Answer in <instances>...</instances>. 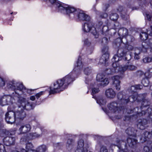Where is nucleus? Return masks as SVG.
Returning a JSON list of instances; mask_svg holds the SVG:
<instances>
[{
  "instance_id": "a18cd8bd",
  "label": "nucleus",
  "mask_w": 152,
  "mask_h": 152,
  "mask_svg": "<svg viewBox=\"0 0 152 152\" xmlns=\"http://www.w3.org/2000/svg\"><path fill=\"white\" fill-rule=\"evenodd\" d=\"M143 134L145 137L150 138L152 137L151 132L146 131L144 132Z\"/></svg>"
},
{
  "instance_id": "0e129e2a",
  "label": "nucleus",
  "mask_w": 152,
  "mask_h": 152,
  "mask_svg": "<svg viewBox=\"0 0 152 152\" xmlns=\"http://www.w3.org/2000/svg\"><path fill=\"white\" fill-rule=\"evenodd\" d=\"M143 150L145 152H148L149 151V148L147 146H145L143 148Z\"/></svg>"
},
{
  "instance_id": "bb28decb",
  "label": "nucleus",
  "mask_w": 152,
  "mask_h": 152,
  "mask_svg": "<svg viewBox=\"0 0 152 152\" xmlns=\"http://www.w3.org/2000/svg\"><path fill=\"white\" fill-rule=\"evenodd\" d=\"M119 15L116 13H111L110 15V18L113 21H116L118 18Z\"/></svg>"
},
{
  "instance_id": "20e7f679",
  "label": "nucleus",
  "mask_w": 152,
  "mask_h": 152,
  "mask_svg": "<svg viewBox=\"0 0 152 152\" xmlns=\"http://www.w3.org/2000/svg\"><path fill=\"white\" fill-rule=\"evenodd\" d=\"M7 87L9 89H11L13 90L16 95L19 97L20 95L22 94V90L24 88L23 85L21 83H17L15 84L13 83L7 84Z\"/></svg>"
},
{
  "instance_id": "3c124183",
  "label": "nucleus",
  "mask_w": 152,
  "mask_h": 152,
  "mask_svg": "<svg viewBox=\"0 0 152 152\" xmlns=\"http://www.w3.org/2000/svg\"><path fill=\"white\" fill-rule=\"evenodd\" d=\"M144 72L141 71H138L137 72V76L140 77L144 75Z\"/></svg>"
},
{
  "instance_id": "f704fd0d",
  "label": "nucleus",
  "mask_w": 152,
  "mask_h": 152,
  "mask_svg": "<svg viewBox=\"0 0 152 152\" xmlns=\"http://www.w3.org/2000/svg\"><path fill=\"white\" fill-rule=\"evenodd\" d=\"M33 146L32 144L30 142H28L26 144V148L28 150V151H26L27 152H29V151H33L32 150L31 148H33Z\"/></svg>"
},
{
  "instance_id": "412c9836",
  "label": "nucleus",
  "mask_w": 152,
  "mask_h": 152,
  "mask_svg": "<svg viewBox=\"0 0 152 152\" xmlns=\"http://www.w3.org/2000/svg\"><path fill=\"white\" fill-rule=\"evenodd\" d=\"M118 33L120 36H121L123 37L127 36L128 34V30L125 28H120L118 31Z\"/></svg>"
},
{
  "instance_id": "5fc2aeb1",
  "label": "nucleus",
  "mask_w": 152,
  "mask_h": 152,
  "mask_svg": "<svg viewBox=\"0 0 152 152\" xmlns=\"http://www.w3.org/2000/svg\"><path fill=\"white\" fill-rule=\"evenodd\" d=\"M5 84V82L4 80L0 77V87H3Z\"/></svg>"
},
{
  "instance_id": "b1692460",
  "label": "nucleus",
  "mask_w": 152,
  "mask_h": 152,
  "mask_svg": "<svg viewBox=\"0 0 152 152\" xmlns=\"http://www.w3.org/2000/svg\"><path fill=\"white\" fill-rule=\"evenodd\" d=\"M10 98L7 96H3L0 99V103L4 105L7 104V102L10 101Z\"/></svg>"
},
{
  "instance_id": "2eb2a0df",
  "label": "nucleus",
  "mask_w": 152,
  "mask_h": 152,
  "mask_svg": "<svg viewBox=\"0 0 152 152\" xmlns=\"http://www.w3.org/2000/svg\"><path fill=\"white\" fill-rule=\"evenodd\" d=\"M31 128V126L29 124L21 125L19 129L20 134H24L29 132Z\"/></svg>"
},
{
  "instance_id": "052dcab7",
  "label": "nucleus",
  "mask_w": 152,
  "mask_h": 152,
  "mask_svg": "<svg viewBox=\"0 0 152 152\" xmlns=\"http://www.w3.org/2000/svg\"><path fill=\"white\" fill-rule=\"evenodd\" d=\"M140 48L142 51L143 52H145L146 51V48L143 44L142 45V47Z\"/></svg>"
},
{
  "instance_id": "1a4fd4ad",
  "label": "nucleus",
  "mask_w": 152,
  "mask_h": 152,
  "mask_svg": "<svg viewBox=\"0 0 152 152\" xmlns=\"http://www.w3.org/2000/svg\"><path fill=\"white\" fill-rule=\"evenodd\" d=\"M5 116V120L7 123L12 124L15 122L16 118L14 112L13 111H9L6 113Z\"/></svg>"
},
{
  "instance_id": "a211bd4d",
  "label": "nucleus",
  "mask_w": 152,
  "mask_h": 152,
  "mask_svg": "<svg viewBox=\"0 0 152 152\" xmlns=\"http://www.w3.org/2000/svg\"><path fill=\"white\" fill-rule=\"evenodd\" d=\"M93 26L92 23L88 21V23H85L83 26V30L84 32H89Z\"/></svg>"
},
{
  "instance_id": "79ce46f5",
  "label": "nucleus",
  "mask_w": 152,
  "mask_h": 152,
  "mask_svg": "<svg viewBox=\"0 0 152 152\" xmlns=\"http://www.w3.org/2000/svg\"><path fill=\"white\" fill-rule=\"evenodd\" d=\"M147 111L150 120L152 121V108H148L147 109Z\"/></svg>"
},
{
  "instance_id": "0eeeda50",
  "label": "nucleus",
  "mask_w": 152,
  "mask_h": 152,
  "mask_svg": "<svg viewBox=\"0 0 152 152\" xmlns=\"http://www.w3.org/2000/svg\"><path fill=\"white\" fill-rule=\"evenodd\" d=\"M145 19L149 21H152L151 24L150 26L151 31H148L147 33L146 32H142L140 34L141 39L143 40H146L148 37V34L150 36H152V15L151 14H146Z\"/></svg>"
},
{
  "instance_id": "cd10ccee",
  "label": "nucleus",
  "mask_w": 152,
  "mask_h": 152,
  "mask_svg": "<svg viewBox=\"0 0 152 152\" xmlns=\"http://www.w3.org/2000/svg\"><path fill=\"white\" fill-rule=\"evenodd\" d=\"M122 59L125 61H129L130 60L131 58V55L129 52L127 53L126 52L125 54L122 57Z\"/></svg>"
},
{
  "instance_id": "ea45409f",
  "label": "nucleus",
  "mask_w": 152,
  "mask_h": 152,
  "mask_svg": "<svg viewBox=\"0 0 152 152\" xmlns=\"http://www.w3.org/2000/svg\"><path fill=\"white\" fill-rule=\"evenodd\" d=\"M101 85L104 86H107L109 83V81L107 78H104L103 80L101 82Z\"/></svg>"
},
{
  "instance_id": "de8ad7c7",
  "label": "nucleus",
  "mask_w": 152,
  "mask_h": 152,
  "mask_svg": "<svg viewBox=\"0 0 152 152\" xmlns=\"http://www.w3.org/2000/svg\"><path fill=\"white\" fill-rule=\"evenodd\" d=\"M101 42L102 44H106L107 43L108 39L106 37H104L102 39Z\"/></svg>"
},
{
  "instance_id": "c756f323",
  "label": "nucleus",
  "mask_w": 152,
  "mask_h": 152,
  "mask_svg": "<svg viewBox=\"0 0 152 152\" xmlns=\"http://www.w3.org/2000/svg\"><path fill=\"white\" fill-rule=\"evenodd\" d=\"M117 54L113 56V61L114 62H117L122 59V57L123 56H120L118 53V51H117Z\"/></svg>"
},
{
  "instance_id": "774afa93",
  "label": "nucleus",
  "mask_w": 152,
  "mask_h": 152,
  "mask_svg": "<svg viewBox=\"0 0 152 152\" xmlns=\"http://www.w3.org/2000/svg\"><path fill=\"white\" fill-rule=\"evenodd\" d=\"M35 99V97L34 96H31L30 97V99L32 101H34Z\"/></svg>"
},
{
  "instance_id": "7c9ffc66",
  "label": "nucleus",
  "mask_w": 152,
  "mask_h": 152,
  "mask_svg": "<svg viewBox=\"0 0 152 152\" xmlns=\"http://www.w3.org/2000/svg\"><path fill=\"white\" fill-rule=\"evenodd\" d=\"M92 71L91 67H88L84 68V72L86 75H89L91 73Z\"/></svg>"
},
{
  "instance_id": "13d9d810",
  "label": "nucleus",
  "mask_w": 152,
  "mask_h": 152,
  "mask_svg": "<svg viewBox=\"0 0 152 152\" xmlns=\"http://www.w3.org/2000/svg\"><path fill=\"white\" fill-rule=\"evenodd\" d=\"M44 93V91H41L35 95L36 98L38 99Z\"/></svg>"
},
{
  "instance_id": "72a5a7b5",
  "label": "nucleus",
  "mask_w": 152,
  "mask_h": 152,
  "mask_svg": "<svg viewBox=\"0 0 152 152\" xmlns=\"http://www.w3.org/2000/svg\"><path fill=\"white\" fill-rule=\"evenodd\" d=\"M74 140L71 139H69L67 140L66 146L68 147H72L73 145Z\"/></svg>"
},
{
  "instance_id": "dca6fc26",
  "label": "nucleus",
  "mask_w": 152,
  "mask_h": 152,
  "mask_svg": "<svg viewBox=\"0 0 152 152\" xmlns=\"http://www.w3.org/2000/svg\"><path fill=\"white\" fill-rule=\"evenodd\" d=\"M77 15L78 19L80 21H86L88 22L90 20V16L81 11L79 12Z\"/></svg>"
},
{
  "instance_id": "423d86ee",
  "label": "nucleus",
  "mask_w": 152,
  "mask_h": 152,
  "mask_svg": "<svg viewBox=\"0 0 152 152\" xmlns=\"http://www.w3.org/2000/svg\"><path fill=\"white\" fill-rule=\"evenodd\" d=\"M117 96L118 99L120 100V103L122 105L126 104L129 102H134V99L133 96H124L122 91L118 93Z\"/></svg>"
},
{
  "instance_id": "4d7b16f0",
  "label": "nucleus",
  "mask_w": 152,
  "mask_h": 152,
  "mask_svg": "<svg viewBox=\"0 0 152 152\" xmlns=\"http://www.w3.org/2000/svg\"><path fill=\"white\" fill-rule=\"evenodd\" d=\"M134 86L135 87L136 90L138 89L141 90L143 88L142 86L140 84L136 85H134Z\"/></svg>"
},
{
  "instance_id": "9d476101",
  "label": "nucleus",
  "mask_w": 152,
  "mask_h": 152,
  "mask_svg": "<svg viewBox=\"0 0 152 152\" xmlns=\"http://www.w3.org/2000/svg\"><path fill=\"white\" fill-rule=\"evenodd\" d=\"M16 119L23 120L26 117V114L25 111L22 107L19 108L17 111L14 112Z\"/></svg>"
},
{
  "instance_id": "37998d69",
  "label": "nucleus",
  "mask_w": 152,
  "mask_h": 152,
  "mask_svg": "<svg viewBox=\"0 0 152 152\" xmlns=\"http://www.w3.org/2000/svg\"><path fill=\"white\" fill-rule=\"evenodd\" d=\"M140 52L138 49H136L135 50V52L134 53V58L137 59H139V57L138 55L140 53Z\"/></svg>"
},
{
  "instance_id": "9b49d317",
  "label": "nucleus",
  "mask_w": 152,
  "mask_h": 152,
  "mask_svg": "<svg viewBox=\"0 0 152 152\" xmlns=\"http://www.w3.org/2000/svg\"><path fill=\"white\" fill-rule=\"evenodd\" d=\"M108 107L111 112L115 113L119 110H121V108L120 107V105L116 102H113L108 105Z\"/></svg>"
},
{
  "instance_id": "8fccbe9b",
  "label": "nucleus",
  "mask_w": 152,
  "mask_h": 152,
  "mask_svg": "<svg viewBox=\"0 0 152 152\" xmlns=\"http://www.w3.org/2000/svg\"><path fill=\"white\" fill-rule=\"evenodd\" d=\"M99 91V88H94L92 90V95H93V94L98 93Z\"/></svg>"
},
{
  "instance_id": "473e14b6",
  "label": "nucleus",
  "mask_w": 152,
  "mask_h": 152,
  "mask_svg": "<svg viewBox=\"0 0 152 152\" xmlns=\"http://www.w3.org/2000/svg\"><path fill=\"white\" fill-rule=\"evenodd\" d=\"M142 83L145 87L148 86L149 83V81L147 78L143 79L142 81Z\"/></svg>"
},
{
  "instance_id": "e2e57ef3",
  "label": "nucleus",
  "mask_w": 152,
  "mask_h": 152,
  "mask_svg": "<svg viewBox=\"0 0 152 152\" xmlns=\"http://www.w3.org/2000/svg\"><path fill=\"white\" fill-rule=\"evenodd\" d=\"M26 138L25 137H22L20 139V142L23 143V142H26Z\"/></svg>"
},
{
  "instance_id": "4c0bfd02",
  "label": "nucleus",
  "mask_w": 152,
  "mask_h": 152,
  "mask_svg": "<svg viewBox=\"0 0 152 152\" xmlns=\"http://www.w3.org/2000/svg\"><path fill=\"white\" fill-rule=\"evenodd\" d=\"M115 72L114 69H107L105 71L106 74L109 75H111L113 74Z\"/></svg>"
},
{
  "instance_id": "c85d7f7f",
  "label": "nucleus",
  "mask_w": 152,
  "mask_h": 152,
  "mask_svg": "<svg viewBox=\"0 0 152 152\" xmlns=\"http://www.w3.org/2000/svg\"><path fill=\"white\" fill-rule=\"evenodd\" d=\"M105 78L104 75L102 73H99L97 75L96 79L97 81L101 82L103 80V79Z\"/></svg>"
},
{
  "instance_id": "a19ab883",
  "label": "nucleus",
  "mask_w": 152,
  "mask_h": 152,
  "mask_svg": "<svg viewBox=\"0 0 152 152\" xmlns=\"http://www.w3.org/2000/svg\"><path fill=\"white\" fill-rule=\"evenodd\" d=\"M136 89L134 86H132L129 89V92L132 94H133V95H132L134 96V93H137L136 92Z\"/></svg>"
},
{
  "instance_id": "603ef678",
  "label": "nucleus",
  "mask_w": 152,
  "mask_h": 152,
  "mask_svg": "<svg viewBox=\"0 0 152 152\" xmlns=\"http://www.w3.org/2000/svg\"><path fill=\"white\" fill-rule=\"evenodd\" d=\"M140 112L139 113L138 116H140L145 115L147 113V111H146L144 110H142V111L141 112H140Z\"/></svg>"
},
{
  "instance_id": "6ab92c4d",
  "label": "nucleus",
  "mask_w": 152,
  "mask_h": 152,
  "mask_svg": "<svg viewBox=\"0 0 152 152\" xmlns=\"http://www.w3.org/2000/svg\"><path fill=\"white\" fill-rule=\"evenodd\" d=\"M127 141L129 146L132 148H134L135 147L137 143V140L130 137L127 138Z\"/></svg>"
},
{
  "instance_id": "58836bf2",
  "label": "nucleus",
  "mask_w": 152,
  "mask_h": 152,
  "mask_svg": "<svg viewBox=\"0 0 152 152\" xmlns=\"http://www.w3.org/2000/svg\"><path fill=\"white\" fill-rule=\"evenodd\" d=\"M134 129L133 128H129L126 130V132L128 135L131 136L133 134V131Z\"/></svg>"
},
{
  "instance_id": "f03ea898",
  "label": "nucleus",
  "mask_w": 152,
  "mask_h": 152,
  "mask_svg": "<svg viewBox=\"0 0 152 152\" xmlns=\"http://www.w3.org/2000/svg\"><path fill=\"white\" fill-rule=\"evenodd\" d=\"M50 2L54 5L56 6V7L58 11L64 13L66 12L67 14L75 13L77 12L76 10L74 7L69 6L56 0H49Z\"/></svg>"
},
{
  "instance_id": "7ed1b4c3",
  "label": "nucleus",
  "mask_w": 152,
  "mask_h": 152,
  "mask_svg": "<svg viewBox=\"0 0 152 152\" xmlns=\"http://www.w3.org/2000/svg\"><path fill=\"white\" fill-rule=\"evenodd\" d=\"M116 44L119 46L118 50V53L120 56H123L127 52V50H132L133 49V47L130 45H126L123 43L121 38H117L115 40Z\"/></svg>"
},
{
  "instance_id": "5701e85b",
  "label": "nucleus",
  "mask_w": 152,
  "mask_h": 152,
  "mask_svg": "<svg viewBox=\"0 0 152 152\" xmlns=\"http://www.w3.org/2000/svg\"><path fill=\"white\" fill-rule=\"evenodd\" d=\"M109 55L108 54H103L99 59V62L101 64H104L107 61L109 58Z\"/></svg>"
},
{
  "instance_id": "864d4df0",
  "label": "nucleus",
  "mask_w": 152,
  "mask_h": 152,
  "mask_svg": "<svg viewBox=\"0 0 152 152\" xmlns=\"http://www.w3.org/2000/svg\"><path fill=\"white\" fill-rule=\"evenodd\" d=\"M100 152H108V150L105 146H102L100 149Z\"/></svg>"
},
{
  "instance_id": "ddd939ff",
  "label": "nucleus",
  "mask_w": 152,
  "mask_h": 152,
  "mask_svg": "<svg viewBox=\"0 0 152 152\" xmlns=\"http://www.w3.org/2000/svg\"><path fill=\"white\" fill-rule=\"evenodd\" d=\"M3 142L7 146H9L14 145L15 142V138L12 136H7L3 139Z\"/></svg>"
},
{
  "instance_id": "c03bdc74",
  "label": "nucleus",
  "mask_w": 152,
  "mask_h": 152,
  "mask_svg": "<svg viewBox=\"0 0 152 152\" xmlns=\"http://www.w3.org/2000/svg\"><path fill=\"white\" fill-rule=\"evenodd\" d=\"M137 67L133 65H128V70L130 71L135 70L137 69Z\"/></svg>"
},
{
  "instance_id": "6e6d98bb",
  "label": "nucleus",
  "mask_w": 152,
  "mask_h": 152,
  "mask_svg": "<svg viewBox=\"0 0 152 152\" xmlns=\"http://www.w3.org/2000/svg\"><path fill=\"white\" fill-rule=\"evenodd\" d=\"M96 101L97 103H99L100 105L103 104L105 103L103 99L101 98L99 101L96 99Z\"/></svg>"
},
{
  "instance_id": "c9c22d12",
  "label": "nucleus",
  "mask_w": 152,
  "mask_h": 152,
  "mask_svg": "<svg viewBox=\"0 0 152 152\" xmlns=\"http://www.w3.org/2000/svg\"><path fill=\"white\" fill-rule=\"evenodd\" d=\"M108 50L109 47L107 45L104 46L102 48V52L104 53L103 54H108L109 55Z\"/></svg>"
},
{
  "instance_id": "f3484780",
  "label": "nucleus",
  "mask_w": 152,
  "mask_h": 152,
  "mask_svg": "<svg viewBox=\"0 0 152 152\" xmlns=\"http://www.w3.org/2000/svg\"><path fill=\"white\" fill-rule=\"evenodd\" d=\"M106 96L110 99L114 98L116 96V93L114 90L112 88L107 89L105 92Z\"/></svg>"
},
{
  "instance_id": "4be33fe9",
  "label": "nucleus",
  "mask_w": 152,
  "mask_h": 152,
  "mask_svg": "<svg viewBox=\"0 0 152 152\" xmlns=\"http://www.w3.org/2000/svg\"><path fill=\"white\" fill-rule=\"evenodd\" d=\"M117 10L121 14V16L122 18L123 19L126 20V17L127 15L125 10L124 9V8L122 6H120L117 9Z\"/></svg>"
},
{
  "instance_id": "a878e982",
  "label": "nucleus",
  "mask_w": 152,
  "mask_h": 152,
  "mask_svg": "<svg viewBox=\"0 0 152 152\" xmlns=\"http://www.w3.org/2000/svg\"><path fill=\"white\" fill-rule=\"evenodd\" d=\"M145 107V106H142L140 108L139 107H136L134 108L133 110H131L130 112H129V110L128 109H127V113H132L134 112L135 113H136L137 115H138L139 113L140 112V111L141 110V109L142 107Z\"/></svg>"
},
{
  "instance_id": "393cba45",
  "label": "nucleus",
  "mask_w": 152,
  "mask_h": 152,
  "mask_svg": "<svg viewBox=\"0 0 152 152\" xmlns=\"http://www.w3.org/2000/svg\"><path fill=\"white\" fill-rule=\"evenodd\" d=\"M84 146V140L81 139L78 142V145L77 147V149L78 151L80 150L81 151L84 150L85 148H86L83 147Z\"/></svg>"
},
{
  "instance_id": "f257e3e1",
  "label": "nucleus",
  "mask_w": 152,
  "mask_h": 152,
  "mask_svg": "<svg viewBox=\"0 0 152 152\" xmlns=\"http://www.w3.org/2000/svg\"><path fill=\"white\" fill-rule=\"evenodd\" d=\"M80 57L78 58L76 65H75L72 72L70 73L62 79L58 80L56 83H54V89L50 90V94H54L63 91V88L61 87L64 85V84L65 88L67 87L69 84L75 80V78L77 77V75L80 73V70L83 67V64L80 61Z\"/></svg>"
},
{
  "instance_id": "69168bd1",
  "label": "nucleus",
  "mask_w": 152,
  "mask_h": 152,
  "mask_svg": "<svg viewBox=\"0 0 152 152\" xmlns=\"http://www.w3.org/2000/svg\"><path fill=\"white\" fill-rule=\"evenodd\" d=\"M128 70V65H126L122 67V70L124 71Z\"/></svg>"
},
{
  "instance_id": "e433bc0d",
  "label": "nucleus",
  "mask_w": 152,
  "mask_h": 152,
  "mask_svg": "<svg viewBox=\"0 0 152 152\" xmlns=\"http://www.w3.org/2000/svg\"><path fill=\"white\" fill-rule=\"evenodd\" d=\"M91 29L92 30L91 32L95 37L96 38H98L99 37V34L96 30V28H95L92 27Z\"/></svg>"
},
{
  "instance_id": "338daca9",
  "label": "nucleus",
  "mask_w": 152,
  "mask_h": 152,
  "mask_svg": "<svg viewBox=\"0 0 152 152\" xmlns=\"http://www.w3.org/2000/svg\"><path fill=\"white\" fill-rule=\"evenodd\" d=\"M100 16L103 18H105L107 17V14L106 13H104L103 14L101 15Z\"/></svg>"
},
{
  "instance_id": "bf43d9fd",
  "label": "nucleus",
  "mask_w": 152,
  "mask_h": 152,
  "mask_svg": "<svg viewBox=\"0 0 152 152\" xmlns=\"http://www.w3.org/2000/svg\"><path fill=\"white\" fill-rule=\"evenodd\" d=\"M108 29V27L106 26H104L102 28V32L104 33L106 32L107 31Z\"/></svg>"
},
{
  "instance_id": "49530a36",
  "label": "nucleus",
  "mask_w": 152,
  "mask_h": 152,
  "mask_svg": "<svg viewBox=\"0 0 152 152\" xmlns=\"http://www.w3.org/2000/svg\"><path fill=\"white\" fill-rule=\"evenodd\" d=\"M127 42H132L134 40V38L131 35H128L127 37Z\"/></svg>"
},
{
  "instance_id": "6e6552de",
  "label": "nucleus",
  "mask_w": 152,
  "mask_h": 152,
  "mask_svg": "<svg viewBox=\"0 0 152 152\" xmlns=\"http://www.w3.org/2000/svg\"><path fill=\"white\" fill-rule=\"evenodd\" d=\"M134 96L131 95V96H133L134 98V101L137 100L138 101L140 102L142 101V106L147 107L149 105V102L145 99V94H137V93H134Z\"/></svg>"
},
{
  "instance_id": "f8f14e48",
  "label": "nucleus",
  "mask_w": 152,
  "mask_h": 152,
  "mask_svg": "<svg viewBox=\"0 0 152 152\" xmlns=\"http://www.w3.org/2000/svg\"><path fill=\"white\" fill-rule=\"evenodd\" d=\"M122 78L121 77L118 75L112 77L113 81V85L115 87L116 90L117 91H119L120 89V83L121 82L120 80Z\"/></svg>"
},
{
  "instance_id": "39448f33",
  "label": "nucleus",
  "mask_w": 152,
  "mask_h": 152,
  "mask_svg": "<svg viewBox=\"0 0 152 152\" xmlns=\"http://www.w3.org/2000/svg\"><path fill=\"white\" fill-rule=\"evenodd\" d=\"M18 98V104L19 108L22 107L24 110L26 109L27 110H30L34 108L35 105L34 103L28 102L26 104V99L20 96Z\"/></svg>"
},
{
  "instance_id": "2f4dec72",
  "label": "nucleus",
  "mask_w": 152,
  "mask_h": 152,
  "mask_svg": "<svg viewBox=\"0 0 152 152\" xmlns=\"http://www.w3.org/2000/svg\"><path fill=\"white\" fill-rule=\"evenodd\" d=\"M29 135L32 139L38 138L42 136V134H39L37 133H32L29 134Z\"/></svg>"
},
{
  "instance_id": "09e8293b",
  "label": "nucleus",
  "mask_w": 152,
  "mask_h": 152,
  "mask_svg": "<svg viewBox=\"0 0 152 152\" xmlns=\"http://www.w3.org/2000/svg\"><path fill=\"white\" fill-rule=\"evenodd\" d=\"M0 152H6L5 147L3 145L0 144Z\"/></svg>"
},
{
  "instance_id": "aec40b11",
  "label": "nucleus",
  "mask_w": 152,
  "mask_h": 152,
  "mask_svg": "<svg viewBox=\"0 0 152 152\" xmlns=\"http://www.w3.org/2000/svg\"><path fill=\"white\" fill-rule=\"evenodd\" d=\"M46 150V147L45 145H42L38 147L36 150H30L29 152H45ZM22 152H27L25 149H23Z\"/></svg>"
},
{
  "instance_id": "680f3d73",
  "label": "nucleus",
  "mask_w": 152,
  "mask_h": 152,
  "mask_svg": "<svg viewBox=\"0 0 152 152\" xmlns=\"http://www.w3.org/2000/svg\"><path fill=\"white\" fill-rule=\"evenodd\" d=\"M112 66L113 68V69H115H115L118 67V65L117 64V62H114L112 64Z\"/></svg>"
},
{
  "instance_id": "4468645a",
  "label": "nucleus",
  "mask_w": 152,
  "mask_h": 152,
  "mask_svg": "<svg viewBox=\"0 0 152 152\" xmlns=\"http://www.w3.org/2000/svg\"><path fill=\"white\" fill-rule=\"evenodd\" d=\"M148 121L146 119H143L138 120L137 124V127L140 129L143 130L148 126Z\"/></svg>"
}]
</instances>
